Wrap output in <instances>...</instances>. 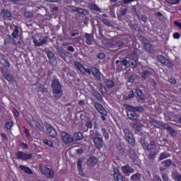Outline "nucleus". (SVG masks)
Returning <instances> with one entry per match:
<instances>
[{
  "label": "nucleus",
  "mask_w": 181,
  "mask_h": 181,
  "mask_svg": "<svg viewBox=\"0 0 181 181\" xmlns=\"http://www.w3.org/2000/svg\"><path fill=\"white\" fill-rule=\"evenodd\" d=\"M149 74H151V72L148 71H145L143 74H142V78H146V76H149Z\"/></svg>",
  "instance_id": "nucleus-43"
},
{
  "label": "nucleus",
  "mask_w": 181,
  "mask_h": 181,
  "mask_svg": "<svg viewBox=\"0 0 181 181\" xmlns=\"http://www.w3.org/2000/svg\"><path fill=\"white\" fill-rule=\"evenodd\" d=\"M93 95L95 97V98H97V100H98V101L103 100V97H101V95L100 93H98V91H95L93 93Z\"/></svg>",
  "instance_id": "nucleus-34"
},
{
  "label": "nucleus",
  "mask_w": 181,
  "mask_h": 181,
  "mask_svg": "<svg viewBox=\"0 0 181 181\" xmlns=\"http://www.w3.org/2000/svg\"><path fill=\"white\" fill-rule=\"evenodd\" d=\"M47 57L49 59L50 62H52V60H56V57L52 52H47Z\"/></svg>",
  "instance_id": "nucleus-36"
},
{
  "label": "nucleus",
  "mask_w": 181,
  "mask_h": 181,
  "mask_svg": "<svg viewBox=\"0 0 181 181\" xmlns=\"http://www.w3.org/2000/svg\"><path fill=\"white\" fill-rule=\"evenodd\" d=\"M61 135L64 144H70V142H73V137H71V135L69 134L67 132H62Z\"/></svg>",
  "instance_id": "nucleus-8"
},
{
  "label": "nucleus",
  "mask_w": 181,
  "mask_h": 181,
  "mask_svg": "<svg viewBox=\"0 0 181 181\" xmlns=\"http://www.w3.org/2000/svg\"><path fill=\"white\" fill-rule=\"evenodd\" d=\"M47 2H57L58 4H60L62 2V0H45Z\"/></svg>",
  "instance_id": "nucleus-53"
},
{
  "label": "nucleus",
  "mask_w": 181,
  "mask_h": 181,
  "mask_svg": "<svg viewBox=\"0 0 181 181\" xmlns=\"http://www.w3.org/2000/svg\"><path fill=\"white\" fill-rule=\"evenodd\" d=\"M13 112L14 114V116L18 118L19 117V112L16 110V109H13Z\"/></svg>",
  "instance_id": "nucleus-49"
},
{
  "label": "nucleus",
  "mask_w": 181,
  "mask_h": 181,
  "mask_svg": "<svg viewBox=\"0 0 181 181\" xmlns=\"http://www.w3.org/2000/svg\"><path fill=\"white\" fill-rule=\"evenodd\" d=\"M4 77L7 81H9V83H12V81H13V77H12V75L9 74H5Z\"/></svg>",
  "instance_id": "nucleus-32"
},
{
  "label": "nucleus",
  "mask_w": 181,
  "mask_h": 181,
  "mask_svg": "<svg viewBox=\"0 0 181 181\" xmlns=\"http://www.w3.org/2000/svg\"><path fill=\"white\" fill-rule=\"evenodd\" d=\"M149 122L153 124V125H154L156 128H164L165 129H169V126L168 124H165L163 122H158L153 118H150Z\"/></svg>",
  "instance_id": "nucleus-5"
},
{
  "label": "nucleus",
  "mask_w": 181,
  "mask_h": 181,
  "mask_svg": "<svg viewBox=\"0 0 181 181\" xmlns=\"http://www.w3.org/2000/svg\"><path fill=\"white\" fill-rule=\"evenodd\" d=\"M92 73L95 77H96L97 80H100L101 78V73L98 69L93 67L92 68Z\"/></svg>",
  "instance_id": "nucleus-19"
},
{
  "label": "nucleus",
  "mask_w": 181,
  "mask_h": 181,
  "mask_svg": "<svg viewBox=\"0 0 181 181\" xmlns=\"http://www.w3.org/2000/svg\"><path fill=\"white\" fill-rule=\"evenodd\" d=\"M78 170H79V175H81V176H84V173H83L81 168Z\"/></svg>",
  "instance_id": "nucleus-62"
},
{
  "label": "nucleus",
  "mask_w": 181,
  "mask_h": 181,
  "mask_svg": "<svg viewBox=\"0 0 181 181\" xmlns=\"http://www.w3.org/2000/svg\"><path fill=\"white\" fill-rule=\"evenodd\" d=\"M106 86L107 88H112V87H114V81H111V80H108L106 82Z\"/></svg>",
  "instance_id": "nucleus-37"
},
{
  "label": "nucleus",
  "mask_w": 181,
  "mask_h": 181,
  "mask_svg": "<svg viewBox=\"0 0 181 181\" xmlns=\"http://www.w3.org/2000/svg\"><path fill=\"white\" fill-rule=\"evenodd\" d=\"M174 24L175 25V26H178V28H180L181 29V23H180V22L175 21Z\"/></svg>",
  "instance_id": "nucleus-54"
},
{
  "label": "nucleus",
  "mask_w": 181,
  "mask_h": 181,
  "mask_svg": "<svg viewBox=\"0 0 181 181\" xmlns=\"http://www.w3.org/2000/svg\"><path fill=\"white\" fill-rule=\"evenodd\" d=\"M20 169H21L23 172H25V173H28V175H32V173H33L32 172V170H30V168L25 165H20Z\"/></svg>",
  "instance_id": "nucleus-26"
},
{
  "label": "nucleus",
  "mask_w": 181,
  "mask_h": 181,
  "mask_svg": "<svg viewBox=\"0 0 181 181\" xmlns=\"http://www.w3.org/2000/svg\"><path fill=\"white\" fill-rule=\"evenodd\" d=\"M47 134L49 136L52 138H56L57 136V132H56V129H54L52 125L47 124Z\"/></svg>",
  "instance_id": "nucleus-6"
},
{
  "label": "nucleus",
  "mask_w": 181,
  "mask_h": 181,
  "mask_svg": "<svg viewBox=\"0 0 181 181\" xmlns=\"http://www.w3.org/2000/svg\"><path fill=\"white\" fill-rule=\"evenodd\" d=\"M169 83H171V84H176V79L173 77L170 78L168 79Z\"/></svg>",
  "instance_id": "nucleus-44"
},
{
  "label": "nucleus",
  "mask_w": 181,
  "mask_h": 181,
  "mask_svg": "<svg viewBox=\"0 0 181 181\" xmlns=\"http://www.w3.org/2000/svg\"><path fill=\"white\" fill-rule=\"evenodd\" d=\"M127 116L129 119H138V114H136V112L134 110V107L127 110Z\"/></svg>",
  "instance_id": "nucleus-13"
},
{
  "label": "nucleus",
  "mask_w": 181,
  "mask_h": 181,
  "mask_svg": "<svg viewBox=\"0 0 181 181\" xmlns=\"http://www.w3.org/2000/svg\"><path fill=\"white\" fill-rule=\"evenodd\" d=\"M141 21H143V22H146L148 21V18H146L145 16H143L141 17Z\"/></svg>",
  "instance_id": "nucleus-59"
},
{
  "label": "nucleus",
  "mask_w": 181,
  "mask_h": 181,
  "mask_svg": "<svg viewBox=\"0 0 181 181\" xmlns=\"http://www.w3.org/2000/svg\"><path fill=\"white\" fill-rule=\"evenodd\" d=\"M158 60L161 64H164V66H167V67H170L171 66L170 61L162 55L158 57Z\"/></svg>",
  "instance_id": "nucleus-12"
},
{
  "label": "nucleus",
  "mask_w": 181,
  "mask_h": 181,
  "mask_svg": "<svg viewBox=\"0 0 181 181\" xmlns=\"http://www.w3.org/2000/svg\"><path fill=\"white\" fill-rule=\"evenodd\" d=\"M85 37H86L87 45H91L93 42V35L91 34L86 33Z\"/></svg>",
  "instance_id": "nucleus-27"
},
{
  "label": "nucleus",
  "mask_w": 181,
  "mask_h": 181,
  "mask_svg": "<svg viewBox=\"0 0 181 181\" xmlns=\"http://www.w3.org/2000/svg\"><path fill=\"white\" fill-rule=\"evenodd\" d=\"M93 144L97 149L103 148V136L99 132H96V136L93 138Z\"/></svg>",
  "instance_id": "nucleus-4"
},
{
  "label": "nucleus",
  "mask_w": 181,
  "mask_h": 181,
  "mask_svg": "<svg viewBox=\"0 0 181 181\" xmlns=\"http://www.w3.org/2000/svg\"><path fill=\"white\" fill-rule=\"evenodd\" d=\"M86 126L88 127V128H93V122H91V121H88V122L86 124Z\"/></svg>",
  "instance_id": "nucleus-45"
},
{
  "label": "nucleus",
  "mask_w": 181,
  "mask_h": 181,
  "mask_svg": "<svg viewBox=\"0 0 181 181\" xmlns=\"http://www.w3.org/2000/svg\"><path fill=\"white\" fill-rule=\"evenodd\" d=\"M124 100H129V98H134V91L128 94V95H124L123 97Z\"/></svg>",
  "instance_id": "nucleus-38"
},
{
  "label": "nucleus",
  "mask_w": 181,
  "mask_h": 181,
  "mask_svg": "<svg viewBox=\"0 0 181 181\" xmlns=\"http://www.w3.org/2000/svg\"><path fill=\"white\" fill-rule=\"evenodd\" d=\"M1 16L4 18H11L12 16V13L11 11L4 9L1 12Z\"/></svg>",
  "instance_id": "nucleus-24"
},
{
  "label": "nucleus",
  "mask_w": 181,
  "mask_h": 181,
  "mask_svg": "<svg viewBox=\"0 0 181 181\" xmlns=\"http://www.w3.org/2000/svg\"><path fill=\"white\" fill-rule=\"evenodd\" d=\"M141 146L144 149H147L148 151L151 149H154L155 153H151L149 154V159H153V158H155L156 153L159 152V145H156L155 141H151L150 144H148L147 142L144 141L141 143Z\"/></svg>",
  "instance_id": "nucleus-1"
},
{
  "label": "nucleus",
  "mask_w": 181,
  "mask_h": 181,
  "mask_svg": "<svg viewBox=\"0 0 181 181\" xmlns=\"http://www.w3.org/2000/svg\"><path fill=\"white\" fill-rule=\"evenodd\" d=\"M134 110L135 111H139L140 112L144 111V108L141 107H134L133 108Z\"/></svg>",
  "instance_id": "nucleus-50"
},
{
  "label": "nucleus",
  "mask_w": 181,
  "mask_h": 181,
  "mask_svg": "<svg viewBox=\"0 0 181 181\" xmlns=\"http://www.w3.org/2000/svg\"><path fill=\"white\" fill-rule=\"evenodd\" d=\"M102 134L106 141L110 139V134H108V132H107V130H105V129H102Z\"/></svg>",
  "instance_id": "nucleus-33"
},
{
  "label": "nucleus",
  "mask_w": 181,
  "mask_h": 181,
  "mask_svg": "<svg viewBox=\"0 0 181 181\" xmlns=\"http://www.w3.org/2000/svg\"><path fill=\"white\" fill-rule=\"evenodd\" d=\"M132 180H139V179H141V174H139V173H137L133 175H132L131 177Z\"/></svg>",
  "instance_id": "nucleus-31"
},
{
  "label": "nucleus",
  "mask_w": 181,
  "mask_h": 181,
  "mask_svg": "<svg viewBox=\"0 0 181 181\" xmlns=\"http://www.w3.org/2000/svg\"><path fill=\"white\" fill-rule=\"evenodd\" d=\"M90 8L93 9V11H100V8H98L95 4H90Z\"/></svg>",
  "instance_id": "nucleus-41"
},
{
  "label": "nucleus",
  "mask_w": 181,
  "mask_h": 181,
  "mask_svg": "<svg viewBox=\"0 0 181 181\" xmlns=\"http://www.w3.org/2000/svg\"><path fill=\"white\" fill-rule=\"evenodd\" d=\"M27 119L28 122H31V125H33V127H35V129H37V130L41 129L42 125L39 122L33 120V119H32V120H28V119Z\"/></svg>",
  "instance_id": "nucleus-21"
},
{
  "label": "nucleus",
  "mask_w": 181,
  "mask_h": 181,
  "mask_svg": "<svg viewBox=\"0 0 181 181\" xmlns=\"http://www.w3.org/2000/svg\"><path fill=\"white\" fill-rule=\"evenodd\" d=\"M16 156L18 159H22V160H26L28 159H30L32 158V154L30 153H25L21 151H18L16 153Z\"/></svg>",
  "instance_id": "nucleus-9"
},
{
  "label": "nucleus",
  "mask_w": 181,
  "mask_h": 181,
  "mask_svg": "<svg viewBox=\"0 0 181 181\" xmlns=\"http://www.w3.org/2000/svg\"><path fill=\"white\" fill-rule=\"evenodd\" d=\"M74 64L77 69H79V71H81V73H87L88 74H91V70L90 69H86L79 62H75Z\"/></svg>",
  "instance_id": "nucleus-11"
},
{
  "label": "nucleus",
  "mask_w": 181,
  "mask_h": 181,
  "mask_svg": "<svg viewBox=\"0 0 181 181\" xmlns=\"http://www.w3.org/2000/svg\"><path fill=\"white\" fill-rule=\"evenodd\" d=\"M47 42V38H44L43 40H41L38 41L36 39L33 40V43L35 44V46H43Z\"/></svg>",
  "instance_id": "nucleus-20"
},
{
  "label": "nucleus",
  "mask_w": 181,
  "mask_h": 181,
  "mask_svg": "<svg viewBox=\"0 0 181 181\" xmlns=\"http://www.w3.org/2000/svg\"><path fill=\"white\" fill-rule=\"evenodd\" d=\"M113 177L115 181H122V175L119 173L118 168L114 169Z\"/></svg>",
  "instance_id": "nucleus-15"
},
{
  "label": "nucleus",
  "mask_w": 181,
  "mask_h": 181,
  "mask_svg": "<svg viewBox=\"0 0 181 181\" xmlns=\"http://www.w3.org/2000/svg\"><path fill=\"white\" fill-rule=\"evenodd\" d=\"M103 23H105V25H107V26H110V23L108 22V20H107V19L103 20Z\"/></svg>",
  "instance_id": "nucleus-58"
},
{
  "label": "nucleus",
  "mask_w": 181,
  "mask_h": 181,
  "mask_svg": "<svg viewBox=\"0 0 181 181\" xmlns=\"http://www.w3.org/2000/svg\"><path fill=\"white\" fill-rule=\"evenodd\" d=\"M11 35L15 39H18V36H19V28H18V26L15 27L14 30Z\"/></svg>",
  "instance_id": "nucleus-29"
},
{
  "label": "nucleus",
  "mask_w": 181,
  "mask_h": 181,
  "mask_svg": "<svg viewBox=\"0 0 181 181\" xmlns=\"http://www.w3.org/2000/svg\"><path fill=\"white\" fill-rule=\"evenodd\" d=\"M124 134L126 141H127L130 145H134L135 144V139L134 138V134L129 131V129H124Z\"/></svg>",
  "instance_id": "nucleus-3"
},
{
  "label": "nucleus",
  "mask_w": 181,
  "mask_h": 181,
  "mask_svg": "<svg viewBox=\"0 0 181 181\" xmlns=\"http://www.w3.org/2000/svg\"><path fill=\"white\" fill-rule=\"evenodd\" d=\"M163 166H165V168H168L169 166H173L174 165L173 161L170 159L165 160L162 162Z\"/></svg>",
  "instance_id": "nucleus-25"
},
{
  "label": "nucleus",
  "mask_w": 181,
  "mask_h": 181,
  "mask_svg": "<svg viewBox=\"0 0 181 181\" xmlns=\"http://www.w3.org/2000/svg\"><path fill=\"white\" fill-rule=\"evenodd\" d=\"M52 90L54 94V97H57L58 98H60V96L62 95V86L59 83V80L54 79L52 81Z\"/></svg>",
  "instance_id": "nucleus-2"
},
{
  "label": "nucleus",
  "mask_w": 181,
  "mask_h": 181,
  "mask_svg": "<svg viewBox=\"0 0 181 181\" xmlns=\"http://www.w3.org/2000/svg\"><path fill=\"white\" fill-rule=\"evenodd\" d=\"M155 16L160 17V16H162V14L159 12H157V13H155Z\"/></svg>",
  "instance_id": "nucleus-63"
},
{
  "label": "nucleus",
  "mask_w": 181,
  "mask_h": 181,
  "mask_svg": "<svg viewBox=\"0 0 181 181\" xmlns=\"http://www.w3.org/2000/svg\"><path fill=\"white\" fill-rule=\"evenodd\" d=\"M79 105H84V100H80Z\"/></svg>",
  "instance_id": "nucleus-64"
},
{
  "label": "nucleus",
  "mask_w": 181,
  "mask_h": 181,
  "mask_svg": "<svg viewBox=\"0 0 181 181\" xmlns=\"http://www.w3.org/2000/svg\"><path fill=\"white\" fill-rule=\"evenodd\" d=\"M142 127V124L139 123V124H133V128L134 129V131H136V134L139 133V131H141V127Z\"/></svg>",
  "instance_id": "nucleus-28"
},
{
  "label": "nucleus",
  "mask_w": 181,
  "mask_h": 181,
  "mask_svg": "<svg viewBox=\"0 0 181 181\" xmlns=\"http://www.w3.org/2000/svg\"><path fill=\"white\" fill-rule=\"evenodd\" d=\"M6 127L7 128V129H11V128H12V127H13V122H12V121H8L6 123Z\"/></svg>",
  "instance_id": "nucleus-39"
},
{
  "label": "nucleus",
  "mask_w": 181,
  "mask_h": 181,
  "mask_svg": "<svg viewBox=\"0 0 181 181\" xmlns=\"http://www.w3.org/2000/svg\"><path fill=\"white\" fill-rule=\"evenodd\" d=\"M81 165H83V158H79L78 160V169H81Z\"/></svg>",
  "instance_id": "nucleus-42"
},
{
  "label": "nucleus",
  "mask_w": 181,
  "mask_h": 181,
  "mask_svg": "<svg viewBox=\"0 0 181 181\" xmlns=\"http://www.w3.org/2000/svg\"><path fill=\"white\" fill-rule=\"evenodd\" d=\"M134 76H130L129 78V83H134Z\"/></svg>",
  "instance_id": "nucleus-57"
},
{
  "label": "nucleus",
  "mask_w": 181,
  "mask_h": 181,
  "mask_svg": "<svg viewBox=\"0 0 181 181\" xmlns=\"http://www.w3.org/2000/svg\"><path fill=\"white\" fill-rule=\"evenodd\" d=\"M1 136L4 139V141H8V136L5 135V133H1Z\"/></svg>",
  "instance_id": "nucleus-55"
},
{
  "label": "nucleus",
  "mask_w": 181,
  "mask_h": 181,
  "mask_svg": "<svg viewBox=\"0 0 181 181\" xmlns=\"http://www.w3.org/2000/svg\"><path fill=\"white\" fill-rule=\"evenodd\" d=\"M67 10L70 11L71 12H78V13H82V15H87V13H88V11L83 8H78L70 6L67 7Z\"/></svg>",
  "instance_id": "nucleus-10"
},
{
  "label": "nucleus",
  "mask_w": 181,
  "mask_h": 181,
  "mask_svg": "<svg viewBox=\"0 0 181 181\" xmlns=\"http://www.w3.org/2000/svg\"><path fill=\"white\" fill-rule=\"evenodd\" d=\"M0 64L3 66L4 67H11V65L9 64V62L5 59V56L0 54Z\"/></svg>",
  "instance_id": "nucleus-18"
},
{
  "label": "nucleus",
  "mask_w": 181,
  "mask_h": 181,
  "mask_svg": "<svg viewBox=\"0 0 181 181\" xmlns=\"http://www.w3.org/2000/svg\"><path fill=\"white\" fill-rule=\"evenodd\" d=\"M177 181H181V175H178L175 177Z\"/></svg>",
  "instance_id": "nucleus-60"
},
{
  "label": "nucleus",
  "mask_w": 181,
  "mask_h": 181,
  "mask_svg": "<svg viewBox=\"0 0 181 181\" xmlns=\"http://www.w3.org/2000/svg\"><path fill=\"white\" fill-rule=\"evenodd\" d=\"M95 107L100 114H102L103 115H107V111L105 110V109H104L101 104L96 103H95Z\"/></svg>",
  "instance_id": "nucleus-17"
},
{
  "label": "nucleus",
  "mask_w": 181,
  "mask_h": 181,
  "mask_svg": "<svg viewBox=\"0 0 181 181\" xmlns=\"http://www.w3.org/2000/svg\"><path fill=\"white\" fill-rule=\"evenodd\" d=\"M174 39H180V34L179 33H175L173 34Z\"/></svg>",
  "instance_id": "nucleus-48"
},
{
  "label": "nucleus",
  "mask_w": 181,
  "mask_h": 181,
  "mask_svg": "<svg viewBox=\"0 0 181 181\" xmlns=\"http://www.w3.org/2000/svg\"><path fill=\"white\" fill-rule=\"evenodd\" d=\"M153 181H162L160 177H159L158 175H153Z\"/></svg>",
  "instance_id": "nucleus-47"
},
{
  "label": "nucleus",
  "mask_w": 181,
  "mask_h": 181,
  "mask_svg": "<svg viewBox=\"0 0 181 181\" xmlns=\"http://www.w3.org/2000/svg\"><path fill=\"white\" fill-rule=\"evenodd\" d=\"M122 170L124 175H130V173H134V169L129 166V165H126L122 168Z\"/></svg>",
  "instance_id": "nucleus-16"
},
{
  "label": "nucleus",
  "mask_w": 181,
  "mask_h": 181,
  "mask_svg": "<svg viewBox=\"0 0 181 181\" xmlns=\"http://www.w3.org/2000/svg\"><path fill=\"white\" fill-rule=\"evenodd\" d=\"M166 158H170V154H169V153L164 152L160 155L159 159L160 160H163V159H166Z\"/></svg>",
  "instance_id": "nucleus-30"
},
{
  "label": "nucleus",
  "mask_w": 181,
  "mask_h": 181,
  "mask_svg": "<svg viewBox=\"0 0 181 181\" xmlns=\"http://www.w3.org/2000/svg\"><path fill=\"white\" fill-rule=\"evenodd\" d=\"M44 144L50 147L53 146V142H52L51 141H49L47 139L44 140Z\"/></svg>",
  "instance_id": "nucleus-40"
},
{
  "label": "nucleus",
  "mask_w": 181,
  "mask_h": 181,
  "mask_svg": "<svg viewBox=\"0 0 181 181\" xmlns=\"http://www.w3.org/2000/svg\"><path fill=\"white\" fill-rule=\"evenodd\" d=\"M123 66H128V60L125 59L122 61Z\"/></svg>",
  "instance_id": "nucleus-56"
},
{
  "label": "nucleus",
  "mask_w": 181,
  "mask_h": 181,
  "mask_svg": "<svg viewBox=\"0 0 181 181\" xmlns=\"http://www.w3.org/2000/svg\"><path fill=\"white\" fill-rule=\"evenodd\" d=\"M135 66H136V62L135 61H131L130 62V66L134 68V67H135Z\"/></svg>",
  "instance_id": "nucleus-52"
},
{
  "label": "nucleus",
  "mask_w": 181,
  "mask_h": 181,
  "mask_svg": "<svg viewBox=\"0 0 181 181\" xmlns=\"http://www.w3.org/2000/svg\"><path fill=\"white\" fill-rule=\"evenodd\" d=\"M98 59H103L105 58V53H100L98 54Z\"/></svg>",
  "instance_id": "nucleus-46"
},
{
  "label": "nucleus",
  "mask_w": 181,
  "mask_h": 181,
  "mask_svg": "<svg viewBox=\"0 0 181 181\" xmlns=\"http://www.w3.org/2000/svg\"><path fill=\"white\" fill-rule=\"evenodd\" d=\"M134 91L137 95L136 97H137L138 101H139V103H144V101H145V96H144V93H142V90H141V89L139 88H136Z\"/></svg>",
  "instance_id": "nucleus-14"
},
{
  "label": "nucleus",
  "mask_w": 181,
  "mask_h": 181,
  "mask_svg": "<svg viewBox=\"0 0 181 181\" xmlns=\"http://www.w3.org/2000/svg\"><path fill=\"white\" fill-rule=\"evenodd\" d=\"M168 4H170V5H177L179 2H180V0H166Z\"/></svg>",
  "instance_id": "nucleus-35"
},
{
  "label": "nucleus",
  "mask_w": 181,
  "mask_h": 181,
  "mask_svg": "<svg viewBox=\"0 0 181 181\" xmlns=\"http://www.w3.org/2000/svg\"><path fill=\"white\" fill-rule=\"evenodd\" d=\"M68 50H69V52H74V47L69 46L68 47Z\"/></svg>",
  "instance_id": "nucleus-61"
},
{
  "label": "nucleus",
  "mask_w": 181,
  "mask_h": 181,
  "mask_svg": "<svg viewBox=\"0 0 181 181\" xmlns=\"http://www.w3.org/2000/svg\"><path fill=\"white\" fill-rule=\"evenodd\" d=\"M41 170L43 175H45V176H47V177H53L54 176V172H53V170L44 166L41 167Z\"/></svg>",
  "instance_id": "nucleus-7"
},
{
  "label": "nucleus",
  "mask_w": 181,
  "mask_h": 181,
  "mask_svg": "<svg viewBox=\"0 0 181 181\" xmlns=\"http://www.w3.org/2000/svg\"><path fill=\"white\" fill-rule=\"evenodd\" d=\"M97 162H98V160H97V158H95V157H90L88 160V165L89 166H95V164L97 163Z\"/></svg>",
  "instance_id": "nucleus-23"
},
{
  "label": "nucleus",
  "mask_w": 181,
  "mask_h": 181,
  "mask_svg": "<svg viewBox=\"0 0 181 181\" xmlns=\"http://www.w3.org/2000/svg\"><path fill=\"white\" fill-rule=\"evenodd\" d=\"M163 181H169V178L168 177V175L166 174L163 175Z\"/></svg>",
  "instance_id": "nucleus-51"
},
{
  "label": "nucleus",
  "mask_w": 181,
  "mask_h": 181,
  "mask_svg": "<svg viewBox=\"0 0 181 181\" xmlns=\"http://www.w3.org/2000/svg\"><path fill=\"white\" fill-rule=\"evenodd\" d=\"M83 138V134L81 132H76L74 134L72 139L73 141L77 142V141H81V139Z\"/></svg>",
  "instance_id": "nucleus-22"
}]
</instances>
